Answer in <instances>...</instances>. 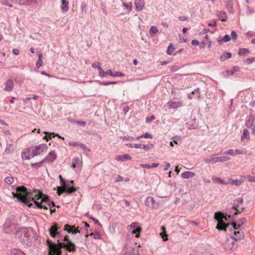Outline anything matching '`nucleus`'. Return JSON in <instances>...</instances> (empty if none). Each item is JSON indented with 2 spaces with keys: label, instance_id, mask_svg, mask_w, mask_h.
I'll return each instance as SVG.
<instances>
[{
  "label": "nucleus",
  "instance_id": "nucleus-24",
  "mask_svg": "<svg viewBox=\"0 0 255 255\" xmlns=\"http://www.w3.org/2000/svg\"><path fill=\"white\" fill-rule=\"evenodd\" d=\"M255 120L254 116L252 115L250 116L246 122V126L248 128H251L253 125V124L255 122Z\"/></svg>",
  "mask_w": 255,
  "mask_h": 255
},
{
  "label": "nucleus",
  "instance_id": "nucleus-41",
  "mask_svg": "<svg viewBox=\"0 0 255 255\" xmlns=\"http://www.w3.org/2000/svg\"><path fill=\"white\" fill-rule=\"evenodd\" d=\"M174 50V48L173 46V44L171 43L168 46L166 52H167V54H168V55H172Z\"/></svg>",
  "mask_w": 255,
  "mask_h": 255
},
{
  "label": "nucleus",
  "instance_id": "nucleus-33",
  "mask_svg": "<svg viewBox=\"0 0 255 255\" xmlns=\"http://www.w3.org/2000/svg\"><path fill=\"white\" fill-rule=\"evenodd\" d=\"M98 71L100 76L102 77H106L109 74L108 71L105 72L101 66L98 67Z\"/></svg>",
  "mask_w": 255,
  "mask_h": 255
},
{
  "label": "nucleus",
  "instance_id": "nucleus-56",
  "mask_svg": "<svg viewBox=\"0 0 255 255\" xmlns=\"http://www.w3.org/2000/svg\"><path fill=\"white\" fill-rule=\"evenodd\" d=\"M195 93H197V97L199 98L200 97V93L199 92V89L197 88L196 89H195L193 91L191 92L192 94H194Z\"/></svg>",
  "mask_w": 255,
  "mask_h": 255
},
{
  "label": "nucleus",
  "instance_id": "nucleus-10",
  "mask_svg": "<svg viewBox=\"0 0 255 255\" xmlns=\"http://www.w3.org/2000/svg\"><path fill=\"white\" fill-rule=\"evenodd\" d=\"M78 190V187H57V192L58 195H61L62 193L64 192H67L68 193H75Z\"/></svg>",
  "mask_w": 255,
  "mask_h": 255
},
{
  "label": "nucleus",
  "instance_id": "nucleus-26",
  "mask_svg": "<svg viewBox=\"0 0 255 255\" xmlns=\"http://www.w3.org/2000/svg\"><path fill=\"white\" fill-rule=\"evenodd\" d=\"M243 202V199L242 198H239L234 201V204L232 207V209H237L240 206V204Z\"/></svg>",
  "mask_w": 255,
  "mask_h": 255
},
{
  "label": "nucleus",
  "instance_id": "nucleus-4",
  "mask_svg": "<svg viewBox=\"0 0 255 255\" xmlns=\"http://www.w3.org/2000/svg\"><path fill=\"white\" fill-rule=\"evenodd\" d=\"M214 218L218 221V224L216 227V229L220 231H226L227 227L229 224H226L224 222V219L227 221V218L224 214L221 212H218L215 213L214 215Z\"/></svg>",
  "mask_w": 255,
  "mask_h": 255
},
{
  "label": "nucleus",
  "instance_id": "nucleus-19",
  "mask_svg": "<svg viewBox=\"0 0 255 255\" xmlns=\"http://www.w3.org/2000/svg\"><path fill=\"white\" fill-rule=\"evenodd\" d=\"M74 227V226L71 227L68 224H66L65 225L64 230H66L69 233H72L73 234L80 233V231L78 229L73 230Z\"/></svg>",
  "mask_w": 255,
  "mask_h": 255
},
{
  "label": "nucleus",
  "instance_id": "nucleus-35",
  "mask_svg": "<svg viewBox=\"0 0 255 255\" xmlns=\"http://www.w3.org/2000/svg\"><path fill=\"white\" fill-rule=\"evenodd\" d=\"M11 255H25V254L20 250L14 249L12 250Z\"/></svg>",
  "mask_w": 255,
  "mask_h": 255
},
{
  "label": "nucleus",
  "instance_id": "nucleus-48",
  "mask_svg": "<svg viewBox=\"0 0 255 255\" xmlns=\"http://www.w3.org/2000/svg\"><path fill=\"white\" fill-rule=\"evenodd\" d=\"M213 181L217 182H219L220 183H221L222 184H227V183L224 182V180L220 177H216V178H214Z\"/></svg>",
  "mask_w": 255,
  "mask_h": 255
},
{
  "label": "nucleus",
  "instance_id": "nucleus-31",
  "mask_svg": "<svg viewBox=\"0 0 255 255\" xmlns=\"http://www.w3.org/2000/svg\"><path fill=\"white\" fill-rule=\"evenodd\" d=\"M0 1L2 4L12 7V2H14V0H0Z\"/></svg>",
  "mask_w": 255,
  "mask_h": 255
},
{
  "label": "nucleus",
  "instance_id": "nucleus-37",
  "mask_svg": "<svg viewBox=\"0 0 255 255\" xmlns=\"http://www.w3.org/2000/svg\"><path fill=\"white\" fill-rule=\"evenodd\" d=\"M154 147V144L153 143H149L146 145L142 144V146L141 148H142L144 150L147 151L149 150V149L153 148Z\"/></svg>",
  "mask_w": 255,
  "mask_h": 255
},
{
  "label": "nucleus",
  "instance_id": "nucleus-54",
  "mask_svg": "<svg viewBox=\"0 0 255 255\" xmlns=\"http://www.w3.org/2000/svg\"><path fill=\"white\" fill-rule=\"evenodd\" d=\"M160 236L163 239L164 241H166L168 240L167 235L165 232H162L160 233Z\"/></svg>",
  "mask_w": 255,
  "mask_h": 255
},
{
  "label": "nucleus",
  "instance_id": "nucleus-47",
  "mask_svg": "<svg viewBox=\"0 0 255 255\" xmlns=\"http://www.w3.org/2000/svg\"><path fill=\"white\" fill-rule=\"evenodd\" d=\"M236 210V212H235L234 214V215H233L232 216H231V215H229L228 216V217L229 218H230L231 217H233L234 216H236L239 214H240L242 212H243L244 210H245V208L243 207L241 209H238V208Z\"/></svg>",
  "mask_w": 255,
  "mask_h": 255
},
{
  "label": "nucleus",
  "instance_id": "nucleus-44",
  "mask_svg": "<svg viewBox=\"0 0 255 255\" xmlns=\"http://www.w3.org/2000/svg\"><path fill=\"white\" fill-rule=\"evenodd\" d=\"M141 137L152 138V135L151 134H150V133H149L148 132H146V133H145L144 134H142L140 136H137L136 137V139H139Z\"/></svg>",
  "mask_w": 255,
  "mask_h": 255
},
{
  "label": "nucleus",
  "instance_id": "nucleus-8",
  "mask_svg": "<svg viewBox=\"0 0 255 255\" xmlns=\"http://www.w3.org/2000/svg\"><path fill=\"white\" fill-rule=\"evenodd\" d=\"M56 157L57 155L55 153V152L54 151H52L49 153L46 157L43 160L39 163L31 164V166L32 167H40L41 164L42 163L46 162H53L56 159Z\"/></svg>",
  "mask_w": 255,
  "mask_h": 255
},
{
  "label": "nucleus",
  "instance_id": "nucleus-3",
  "mask_svg": "<svg viewBox=\"0 0 255 255\" xmlns=\"http://www.w3.org/2000/svg\"><path fill=\"white\" fill-rule=\"evenodd\" d=\"M237 234H240V237H231L230 238L227 240V242L225 244V248L230 250H234L237 249L238 245L236 243L237 241H240L244 238L243 232H240L239 231H235L234 235L237 236Z\"/></svg>",
  "mask_w": 255,
  "mask_h": 255
},
{
  "label": "nucleus",
  "instance_id": "nucleus-38",
  "mask_svg": "<svg viewBox=\"0 0 255 255\" xmlns=\"http://www.w3.org/2000/svg\"><path fill=\"white\" fill-rule=\"evenodd\" d=\"M230 181H231L230 183L231 184L235 185L236 186H240L243 182V181L237 179L233 180L232 179H231Z\"/></svg>",
  "mask_w": 255,
  "mask_h": 255
},
{
  "label": "nucleus",
  "instance_id": "nucleus-13",
  "mask_svg": "<svg viewBox=\"0 0 255 255\" xmlns=\"http://www.w3.org/2000/svg\"><path fill=\"white\" fill-rule=\"evenodd\" d=\"M16 192H17V195L20 196L21 197L23 198H25L26 196V194H28V192H27L26 188L24 186H20L17 187ZM16 194V193H15Z\"/></svg>",
  "mask_w": 255,
  "mask_h": 255
},
{
  "label": "nucleus",
  "instance_id": "nucleus-53",
  "mask_svg": "<svg viewBox=\"0 0 255 255\" xmlns=\"http://www.w3.org/2000/svg\"><path fill=\"white\" fill-rule=\"evenodd\" d=\"M90 236H93L94 239H99L101 238V235L99 233H98V232L96 233H92L90 234Z\"/></svg>",
  "mask_w": 255,
  "mask_h": 255
},
{
  "label": "nucleus",
  "instance_id": "nucleus-43",
  "mask_svg": "<svg viewBox=\"0 0 255 255\" xmlns=\"http://www.w3.org/2000/svg\"><path fill=\"white\" fill-rule=\"evenodd\" d=\"M14 179L12 177L7 176L5 178L4 182L8 184H11L13 182Z\"/></svg>",
  "mask_w": 255,
  "mask_h": 255
},
{
  "label": "nucleus",
  "instance_id": "nucleus-6",
  "mask_svg": "<svg viewBox=\"0 0 255 255\" xmlns=\"http://www.w3.org/2000/svg\"><path fill=\"white\" fill-rule=\"evenodd\" d=\"M136 243L127 241L125 246L126 251L124 255H139V250L135 246Z\"/></svg>",
  "mask_w": 255,
  "mask_h": 255
},
{
  "label": "nucleus",
  "instance_id": "nucleus-40",
  "mask_svg": "<svg viewBox=\"0 0 255 255\" xmlns=\"http://www.w3.org/2000/svg\"><path fill=\"white\" fill-rule=\"evenodd\" d=\"M182 105V104L181 102L175 103V102H171L170 103V106L172 108H177L180 106H181Z\"/></svg>",
  "mask_w": 255,
  "mask_h": 255
},
{
  "label": "nucleus",
  "instance_id": "nucleus-9",
  "mask_svg": "<svg viewBox=\"0 0 255 255\" xmlns=\"http://www.w3.org/2000/svg\"><path fill=\"white\" fill-rule=\"evenodd\" d=\"M47 243L49 246V255H61L62 252L60 249L58 248V247L54 243H53L52 242L48 240L47 241Z\"/></svg>",
  "mask_w": 255,
  "mask_h": 255
},
{
  "label": "nucleus",
  "instance_id": "nucleus-49",
  "mask_svg": "<svg viewBox=\"0 0 255 255\" xmlns=\"http://www.w3.org/2000/svg\"><path fill=\"white\" fill-rule=\"evenodd\" d=\"M224 154L231 155L233 156V155H235V152L233 149H228L226 151H225L224 153Z\"/></svg>",
  "mask_w": 255,
  "mask_h": 255
},
{
  "label": "nucleus",
  "instance_id": "nucleus-21",
  "mask_svg": "<svg viewBox=\"0 0 255 255\" xmlns=\"http://www.w3.org/2000/svg\"><path fill=\"white\" fill-rule=\"evenodd\" d=\"M217 14L219 20H221L222 21H224L227 20V15L225 11H218L217 12Z\"/></svg>",
  "mask_w": 255,
  "mask_h": 255
},
{
  "label": "nucleus",
  "instance_id": "nucleus-52",
  "mask_svg": "<svg viewBox=\"0 0 255 255\" xmlns=\"http://www.w3.org/2000/svg\"><path fill=\"white\" fill-rule=\"evenodd\" d=\"M235 155H236V154H244L246 153V151L240 150L239 149H236L235 150Z\"/></svg>",
  "mask_w": 255,
  "mask_h": 255
},
{
  "label": "nucleus",
  "instance_id": "nucleus-22",
  "mask_svg": "<svg viewBox=\"0 0 255 255\" xmlns=\"http://www.w3.org/2000/svg\"><path fill=\"white\" fill-rule=\"evenodd\" d=\"M195 175V173L194 172L191 171H185L183 172L181 174V177L184 179H188L190 178H192Z\"/></svg>",
  "mask_w": 255,
  "mask_h": 255
},
{
  "label": "nucleus",
  "instance_id": "nucleus-60",
  "mask_svg": "<svg viewBox=\"0 0 255 255\" xmlns=\"http://www.w3.org/2000/svg\"><path fill=\"white\" fill-rule=\"evenodd\" d=\"M60 181H61V183L63 184V185L64 186V187H66V186L67 187H69V186L70 185L69 184H68L66 182V181H65V180L63 178L61 180H60Z\"/></svg>",
  "mask_w": 255,
  "mask_h": 255
},
{
  "label": "nucleus",
  "instance_id": "nucleus-62",
  "mask_svg": "<svg viewBox=\"0 0 255 255\" xmlns=\"http://www.w3.org/2000/svg\"><path fill=\"white\" fill-rule=\"evenodd\" d=\"M43 64V61L42 60H38L37 62H36V66L37 67V68H39L40 67H41Z\"/></svg>",
  "mask_w": 255,
  "mask_h": 255
},
{
  "label": "nucleus",
  "instance_id": "nucleus-58",
  "mask_svg": "<svg viewBox=\"0 0 255 255\" xmlns=\"http://www.w3.org/2000/svg\"><path fill=\"white\" fill-rule=\"evenodd\" d=\"M154 119H155V117H154V116L152 115L150 117H147V118L146 119V122L147 123H149Z\"/></svg>",
  "mask_w": 255,
  "mask_h": 255
},
{
  "label": "nucleus",
  "instance_id": "nucleus-30",
  "mask_svg": "<svg viewBox=\"0 0 255 255\" xmlns=\"http://www.w3.org/2000/svg\"><path fill=\"white\" fill-rule=\"evenodd\" d=\"M31 151H30L29 153L28 151L26 150V151L23 152L21 154V157L23 160L30 159V158H32L31 157V155H30V153Z\"/></svg>",
  "mask_w": 255,
  "mask_h": 255
},
{
  "label": "nucleus",
  "instance_id": "nucleus-51",
  "mask_svg": "<svg viewBox=\"0 0 255 255\" xmlns=\"http://www.w3.org/2000/svg\"><path fill=\"white\" fill-rule=\"evenodd\" d=\"M255 57H252V58H247L245 62L248 64H251V63H252L253 62H255Z\"/></svg>",
  "mask_w": 255,
  "mask_h": 255
},
{
  "label": "nucleus",
  "instance_id": "nucleus-45",
  "mask_svg": "<svg viewBox=\"0 0 255 255\" xmlns=\"http://www.w3.org/2000/svg\"><path fill=\"white\" fill-rule=\"evenodd\" d=\"M249 131L247 129H244L243 130V134L241 136V139L243 140L245 138H248V136H249Z\"/></svg>",
  "mask_w": 255,
  "mask_h": 255
},
{
  "label": "nucleus",
  "instance_id": "nucleus-2",
  "mask_svg": "<svg viewBox=\"0 0 255 255\" xmlns=\"http://www.w3.org/2000/svg\"><path fill=\"white\" fill-rule=\"evenodd\" d=\"M35 235V233L33 229L29 228H19L16 232L15 236L24 245L31 246L33 237Z\"/></svg>",
  "mask_w": 255,
  "mask_h": 255
},
{
  "label": "nucleus",
  "instance_id": "nucleus-5",
  "mask_svg": "<svg viewBox=\"0 0 255 255\" xmlns=\"http://www.w3.org/2000/svg\"><path fill=\"white\" fill-rule=\"evenodd\" d=\"M48 149V146L46 144H41L37 146H33L30 149H27L29 153H30L31 157H34L35 156L40 155L42 153L47 152Z\"/></svg>",
  "mask_w": 255,
  "mask_h": 255
},
{
  "label": "nucleus",
  "instance_id": "nucleus-32",
  "mask_svg": "<svg viewBox=\"0 0 255 255\" xmlns=\"http://www.w3.org/2000/svg\"><path fill=\"white\" fill-rule=\"evenodd\" d=\"M250 51L247 48H240L238 52L239 55L245 56L247 54L249 53Z\"/></svg>",
  "mask_w": 255,
  "mask_h": 255
},
{
  "label": "nucleus",
  "instance_id": "nucleus-61",
  "mask_svg": "<svg viewBox=\"0 0 255 255\" xmlns=\"http://www.w3.org/2000/svg\"><path fill=\"white\" fill-rule=\"evenodd\" d=\"M232 225L233 226V228L235 230H237L238 228H239L241 226V224H240L239 225H237V224L235 223H233Z\"/></svg>",
  "mask_w": 255,
  "mask_h": 255
},
{
  "label": "nucleus",
  "instance_id": "nucleus-17",
  "mask_svg": "<svg viewBox=\"0 0 255 255\" xmlns=\"http://www.w3.org/2000/svg\"><path fill=\"white\" fill-rule=\"evenodd\" d=\"M134 5L135 9L137 11L142 10L144 6V0H135Z\"/></svg>",
  "mask_w": 255,
  "mask_h": 255
},
{
  "label": "nucleus",
  "instance_id": "nucleus-50",
  "mask_svg": "<svg viewBox=\"0 0 255 255\" xmlns=\"http://www.w3.org/2000/svg\"><path fill=\"white\" fill-rule=\"evenodd\" d=\"M99 83L101 85L107 86V85H111V84H117V82H100Z\"/></svg>",
  "mask_w": 255,
  "mask_h": 255
},
{
  "label": "nucleus",
  "instance_id": "nucleus-46",
  "mask_svg": "<svg viewBox=\"0 0 255 255\" xmlns=\"http://www.w3.org/2000/svg\"><path fill=\"white\" fill-rule=\"evenodd\" d=\"M57 246L59 249L60 248H64L67 250H68V248H69V245H68L64 243H59Z\"/></svg>",
  "mask_w": 255,
  "mask_h": 255
},
{
  "label": "nucleus",
  "instance_id": "nucleus-36",
  "mask_svg": "<svg viewBox=\"0 0 255 255\" xmlns=\"http://www.w3.org/2000/svg\"><path fill=\"white\" fill-rule=\"evenodd\" d=\"M73 161L77 167H81L82 166V161L79 157H75L73 159Z\"/></svg>",
  "mask_w": 255,
  "mask_h": 255
},
{
  "label": "nucleus",
  "instance_id": "nucleus-55",
  "mask_svg": "<svg viewBox=\"0 0 255 255\" xmlns=\"http://www.w3.org/2000/svg\"><path fill=\"white\" fill-rule=\"evenodd\" d=\"M130 226V228H132L133 229L141 228L140 227L138 226V223L136 222L132 223Z\"/></svg>",
  "mask_w": 255,
  "mask_h": 255
},
{
  "label": "nucleus",
  "instance_id": "nucleus-25",
  "mask_svg": "<svg viewBox=\"0 0 255 255\" xmlns=\"http://www.w3.org/2000/svg\"><path fill=\"white\" fill-rule=\"evenodd\" d=\"M231 40V36L229 35H226L223 37H219L218 38V42L220 44H221L222 42H228Z\"/></svg>",
  "mask_w": 255,
  "mask_h": 255
},
{
  "label": "nucleus",
  "instance_id": "nucleus-7",
  "mask_svg": "<svg viewBox=\"0 0 255 255\" xmlns=\"http://www.w3.org/2000/svg\"><path fill=\"white\" fill-rule=\"evenodd\" d=\"M216 154L213 155L210 158L204 159L206 163L214 164L217 162H223L230 160V158L227 156H215Z\"/></svg>",
  "mask_w": 255,
  "mask_h": 255
},
{
  "label": "nucleus",
  "instance_id": "nucleus-39",
  "mask_svg": "<svg viewBox=\"0 0 255 255\" xmlns=\"http://www.w3.org/2000/svg\"><path fill=\"white\" fill-rule=\"evenodd\" d=\"M141 228H137L135 229H133L131 231L132 234H135L136 238H139L140 236V232L141 231Z\"/></svg>",
  "mask_w": 255,
  "mask_h": 255
},
{
  "label": "nucleus",
  "instance_id": "nucleus-59",
  "mask_svg": "<svg viewBox=\"0 0 255 255\" xmlns=\"http://www.w3.org/2000/svg\"><path fill=\"white\" fill-rule=\"evenodd\" d=\"M179 69V67L177 66L174 65L170 67V70L171 72H175Z\"/></svg>",
  "mask_w": 255,
  "mask_h": 255
},
{
  "label": "nucleus",
  "instance_id": "nucleus-63",
  "mask_svg": "<svg viewBox=\"0 0 255 255\" xmlns=\"http://www.w3.org/2000/svg\"><path fill=\"white\" fill-rule=\"evenodd\" d=\"M91 219H92L95 223V224H98L100 226H102L101 224L99 223V221L97 220L96 219L93 218V217H90Z\"/></svg>",
  "mask_w": 255,
  "mask_h": 255
},
{
  "label": "nucleus",
  "instance_id": "nucleus-23",
  "mask_svg": "<svg viewBox=\"0 0 255 255\" xmlns=\"http://www.w3.org/2000/svg\"><path fill=\"white\" fill-rule=\"evenodd\" d=\"M69 1L67 0H61V8L62 11L67 12L69 10Z\"/></svg>",
  "mask_w": 255,
  "mask_h": 255
},
{
  "label": "nucleus",
  "instance_id": "nucleus-14",
  "mask_svg": "<svg viewBox=\"0 0 255 255\" xmlns=\"http://www.w3.org/2000/svg\"><path fill=\"white\" fill-rule=\"evenodd\" d=\"M36 0H14V2L19 5H30L35 3Z\"/></svg>",
  "mask_w": 255,
  "mask_h": 255
},
{
  "label": "nucleus",
  "instance_id": "nucleus-11",
  "mask_svg": "<svg viewBox=\"0 0 255 255\" xmlns=\"http://www.w3.org/2000/svg\"><path fill=\"white\" fill-rule=\"evenodd\" d=\"M145 204L149 208L155 209L156 208L158 204L152 197H148L145 202Z\"/></svg>",
  "mask_w": 255,
  "mask_h": 255
},
{
  "label": "nucleus",
  "instance_id": "nucleus-20",
  "mask_svg": "<svg viewBox=\"0 0 255 255\" xmlns=\"http://www.w3.org/2000/svg\"><path fill=\"white\" fill-rule=\"evenodd\" d=\"M116 160L118 161H124L127 160H130L131 159V156L128 154L119 155H117L116 158Z\"/></svg>",
  "mask_w": 255,
  "mask_h": 255
},
{
  "label": "nucleus",
  "instance_id": "nucleus-42",
  "mask_svg": "<svg viewBox=\"0 0 255 255\" xmlns=\"http://www.w3.org/2000/svg\"><path fill=\"white\" fill-rule=\"evenodd\" d=\"M245 179L249 182H254L255 180V176L250 175H247L244 176Z\"/></svg>",
  "mask_w": 255,
  "mask_h": 255
},
{
  "label": "nucleus",
  "instance_id": "nucleus-34",
  "mask_svg": "<svg viewBox=\"0 0 255 255\" xmlns=\"http://www.w3.org/2000/svg\"><path fill=\"white\" fill-rule=\"evenodd\" d=\"M158 29L156 26H152L149 29V33L150 35H152L154 34H156V33L158 32Z\"/></svg>",
  "mask_w": 255,
  "mask_h": 255
},
{
  "label": "nucleus",
  "instance_id": "nucleus-1",
  "mask_svg": "<svg viewBox=\"0 0 255 255\" xmlns=\"http://www.w3.org/2000/svg\"><path fill=\"white\" fill-rule=\"evenodd\" d=\"M11 194L13 198H16L18 202L23 203L29 207L33 206L31 201H33L38 208L48 209L46 205L50 206V199L49 196L44 194L37 189H34L33 192H28V194H26L25 198L17 195L14 192Z\"/></svg>",
  "mask_w": 255,
  "mask_h": 255
},
{
  "label": "nucleus",
  "instance_id": "nucleus-18",
  "mask_svg": "<svg viewBox=\"0 0 255 255\" xmlns=\"http://www.w3.org/2000/svg\"><path fill=\"white\" fill-rule=\"evenodd\" d=\"M14 84L12 81L9 79L5 83V88H4V90L5 91L10 92L12 90Z\"/></svg>",
  "mask_w": 255,
  "mask_h": 255
},
{
  "label": "nucleus",
  "instance_id": "nucleus-12",
  "mask_svg": "<svg viewBox=\"0 0 255 255\" xmlns=\"http://www.w3.org/2000/svg\"><path fill=\"white\" fill-rule=\"evenodd\" d=\"M4 227L5 229H8L6 230L7 233L10 232L12 230L15 229V225L12 223L11 220L10 219H7L5 224H4Z\"/></svg>",
  "mask_w": 255,
  "mask_h": 255
},
{
  "label": "nucleus",
  "instance_id": "nucleus-28",
  "mask_svg": "<svg viewBox=\"0 0 255 255\" xmlns=\"http://www.w3.org/2000/svg\"><path fill=\"white\" fill-rule=\"evenodd\" d=\"M226 4L228 11L230 12L233 13L234 10L233 7L232 1L231 0H228L226 1Z\"/></svg>",
  "mask_w": 255,
  "mask_h": 255
},
{
  "label": "nucleus",
  "instance_id": "nucleus-57",
  "mask_svg": "<svg viewBox=\"0 0 255 255\" xmlns=\"http://www.w3.org/2000/svg\"><path fill=\"white\" fill-rule=\"evenodd\" d=\"M237 33L235 31H232L231 32V37L232 39L236 40L237 39Z\"/></svg>",
  "mask_w": 255,
  "mask_h": 255
},
{
  "label": "nucleus",
  "instance_id": "nucleus-16",
  "mask_svg": "<svg viewBox=\"0 0 255 255\" xmlns=\"http://www.w3.org/2000/svg\"><path fill=\"white\" fill-rule=\"evenodd\" d=\"M68 238L69 237L68 236H66L64 238V241L66 242L67 245H69L68 251L70 252H75L76 249V246L73 243L69 240Z\"/></svg>",
  "mask_w": 255,
  "mask_h": 255
},
{
  "label": "nucleus",
  "instance_id": "nucleus-29",
  "mask_svg": "<svg viewBox=\"0 0 255 255\" xmlns=\"http://www.w3.org/2000/svg\"><path fill=\"white\" fill-rule=\"evenodd\" d=\"M109 75L112 77H122L124 76V74L121 72H113L111 70L108 71Z\"/></svg>",
  "mask_w": 255,
  "mask_h": 255
},
{
  "label": "nucleus",
  "instance_id": "nucleus-64",
  "mask_svg": "<svg viewBox=\"0 0 255 255\" xmlns=\"http://www.w3.org/2000/svg\"><path fill=\"white\" fill-rule=\"evenodd\" d=\"M124 178L121 176V175H118L117 177V179L116 180V182H121L123 181Z\"/></svg>",
  "mask_w": 255,
  "mask_h": 255
},
{
  "label": "nucleus",
  "instance_id": "nucleus-27",
  "mask_svg": "<svg viewBox=\"0 0 255 255\" xmlns=\"http://www.w3.org/2000/svg\"><path fill=\"white\" fill-rule=\"evenodd\" d=\"M232 54L230 52H225L223 53L222 56L220 57V59L221 61H224L227 59H229L231 57Z\"/></svg>",
  "mask_w": 255,
  "mask_h": 255
},
{
  "label": "nucleus",
  "instance_id": "nucleus-15",
  "mask_svg": "<svg viewBox=\"0 0 255 255\" xmlns=\"http://www.w3.org/2000/svg\"><path fill=\"white\" fill-rule=\"evenodd\" d=\"M59 228L60 227H58V225L57 224H54V225L51 226L49 229V233L50 236L53 238H55L56 236L59 233V232H58V230Z\"/></svg>",
  "mask_w": 255,
  "mask_h": 255
}]
</instances>
